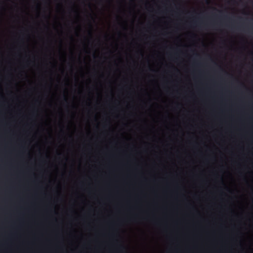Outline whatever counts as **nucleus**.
<instances>
[{"label": "nucleus", "mask_w": 253, "mask_h": 253, "mask_svg": "<svg viewBox=\"0 0 253 253\" xmlns=\"http://www.w3.org/2000/svg\"><path fill=\"white\" fill-rule=\"evenodd\" d=\"M64 100H65L66 102H67V98H64Z\"/></svg>", "instance_id": "f257e3e1"}, {"label": "nucleus", "mask_w": 253, "mask_h": 253, "mask_svg": "<svg viewBox=\"0 0 253 253\" xmlns=\"http://www.w3.org/2000/svg\"><path fill=\"white\" fill-rule=\"evenodd\" d=\"M206 2H207V3H209V0H206Z\"/></svg>", "instance_id": "f03ea898"}]
</instances>
